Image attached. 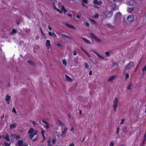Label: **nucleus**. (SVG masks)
I'll return each mask as SVG.
<instances>
[{"label": "nucleus", "mask_w": 146, "mask_h": 146, "mask_svg": "<svg viewBox=\"0 0 146 146\" xmlns=\"http://www.w3.org/2000/svg\"><path fill=\"white\" fill-rule=\"evenodd\" d=\"M89 35L90 36L91 38L92 39H94L95 41L98 42H101L100 40L97 37L95 36L94 33H89Z\"/></svg>", "instance_id": "f257e3e1"}, {"label": "nucleus", "mask_w": 146, "mask_h": 146, "mask_svg": "<svg viewBox=\"0 0 146 146\" xmlns=\"http://www.w3.org/2000/svg\"><path fill=\"white\" fill-rule=\"evenodd\" d=\"M118 101L117 98L116 97L115 99L113 101V105L112 107L114 109V111H116V109L117 107V104L118 103Z\"/></svg>", "instance_id": "f03ea898"}, {"label": "nucleus", "mask_w": 146, "mask_h": 146, "mask_svg": "<svg viewBox=\"0 0 146 146\" xmlns=\"http://www.w3.org/2000/svg\"><path fill=\"white\" fill-rule=\"evenodd\" d=\"M134 62H129L126 65L125 67V70L130 69L134 65Z\"/></svg>", "instance_id": "7ed1b4c3"}, {"label": "nucleus", "mask_w": 146, "mask_h": 146, "mask_svg": "<svg viewBox=\"0 0 146 146\" xmlns=\"http://www.w3.org/2000/svg\"><path fill=\"white\" fill-rule=\"evenodd\" d=\"M63 23L64 24L66 25L68 27L70 28L76 30V28H75V27L72 25H70L65 22H64Z\"/></svg>", "instance_id": "20e7f679"}, {"label": "nucleus", "mask_w": 146, "mask_h": 146, "mask_svg": "<svg viewBox=\"0 0 146 146\" xmlns=\"http://www.w3.org/2000/svg\"><path fill=\"white\" fill-rule=\"evenodd\" d=\"M91 51L93 52L96 54L97 56L100 58L103 59L104 58V57L101 56L99 54H98L97 52H96L95 50L94 49H91Z\"/></svg>", "instance_id": "39448f33"}, {"label": "nucleus", "mask_w": 146, "mask_h": 146, "mask_svg": "<svg viewBox=\"0 0 146 146\" xmlns=\"http://www.w3.org/2000/svg\"><path fill=\"white\" fill-rule=\"evenodd\" d=\"M93 3L95 5H98L100 6L102 5V2L101 0L98 1V0H94L93 1Z\"/></svg>", "instance_id": "423d86ee"}, {"label": "nucleus", "mask_w": 146, "mask_h": 146, "mask_svg": "<svg viewBox=\"0 0 146 146\" xmlns=\"http://www.w3.org/2000/svg\"><path fill=\"white\" fill-rule=\"evenodd\" d=\"M127 19L129 21L131 22L134 20V17L133 15H129L127 17Z\"/></svg>", "instance_id": "0eeeda50"}, {"label": "nucleus", "mask_w": 146, "mask_h": 146, "mask_svg": "<svg viewBox=\"0 0 146 146\" xmlns=\"http://www.w3.org/2000/svg\"><path fill=\"white\" fill-rule=\"evenodd\" d=\"M42 121L46 125H44V126L45 127L46 129H48L49 127V123L47 122L43 119L42 120Z\"/></svg>", "instance_id": "6e6552de"}, {"label": "nucleus", "mask_w": 146, "mask_h": 146, "mask_svg": "<svg viewBox=\"0 0 146 146\" xmlns=\"http://www.w3.org/2000/svg\"><path fill=\"white\" fill-rule=\"evenodd\" d=\"M64 130L62 132V135L65 136L66 135V133L67 132V128L66 126H64Z\"/></svg>", "instance_id": "1a4fd4ad"}, {"label": "nucleus", "mask_w": 146, "mask_h": 146, "mask_svg": "<svg viewBox=\"0 0 146 146\" xmlns=\"http://www.w3.org/2000/svg\"><path fill=\"white\" fill-rule=\"evenodd\" d=\"M143 59V57H142L141 59L139 60V62L138 64L137 65V66L136 67V68L134 71V72H135L138 69L139 65L141 64L142 62V60Z\"/></svg>", "instance_id": "9d476101"}, {"label": "nucleus", "mask_w": 146, "mask_h": 146, "mask_svg": "<svg viewBox=\"0 0 146 146\" xmlns=\"http://www.w3.org/2000/svg\"><path fill=\"white\" fill-rule=\"evenodd\" d=\"M46 45L48 49L49 48L50 46V42L49 40H47L46 41Z\"/></svg>", "instance_id": "9b49d317"}, {"label": "nucleus", "mask_w": 146, "mask_h": 146, "mask_svg": "<svg viewBox=\"0 0 146 146\" xmlns=\"http://www.w3.org/2000/svg\"><path fill=\"white\" fill-rule=\"evenodd\" d=\"M81 38L86 43L89 44H91L90 42L86 38L81 37Z\"/></svg>", "instance_id": "f8f14e48"}, {"label": "nucleus", "mask_w": 146, "mask_h": 146, "mask_svg": "<svg viewBox=\"0 0 146 146\" xmlns=\"http://www.w3.org/2000/svg\"><path fill=\"white\" fill-rule=\"evenodd\" d=\"M81 38L86 43L89 44H91L90 42L86 38L81 37Z\"/></svg>", "instance_id": "ddd939ff"}, {"label": "nucleus", "mask_w": 146, "mask_h": 146, "mask_svg": "<svg viewBox=\"0 0 146 146\" xmlns=\"http://www.w3.org/2000/svg\"><path fill=\"white\" fill-rule=\"evenodd\" d=\"M81 38L86 43L89 44H91L90 42L86 38L81 37Z\"/></svg>", "instance_id": "4468645a"}, {"label": "nucleus", "mask_w": 146, "mask_h": 146, "mask_svg": "<svg viewBox=\"0 0 146 146\" xmlns=\"http://www.w3.org/2000/svg\"><path fill=\"white\" fill-rule=\"evenodd\" d=\"M81 38L86 43L89 44H91L90 42L86 38L81 37Z\"/></svg>", "instance_id": "2eb2a0df"}, {"label": "nucleus", "mask_w": 146, "mask_h": 146, "mask_svg": "<svg viewBox=\"0 0 146 146\" xmlns=\"http://www.w3.org/2000/svg\"><path fill=\"white\" fill-rule=\"evenodd\" d=\"M16 127L17 124L15 123L11 124L10 125V129H12Z\"/></svg>", "instance_id": "dca6fc26"}, {"label": "nucleus", "mask_w": 146, "mask_h": 146, "mask_svg": "<svg viewBox=\"0 0 146 146\" xmlns=\"http://www.w3.org/2000/svg\"><path fill=\"white\" fill-rule=\"evenodd\" d=\"M116 77L115 76H113L110 77L108 79V81L110 82L113 80Z\"/></svg>", "instance_id": "f3484780"}, {"label": "nucleus", "mask_w": 146, "mask_h": 146, "mask_svg": "<svg viewBox=\"0 0 146 146\" xmlns=\"http://www.w3.org/2000/svg\"><path fill=\"white\" fill-rule=\"evenodd\" d=\"M113 13L112 12H110L107 15V16L108 18L111 17L113 15Z\"/></svg>", "instance_id": "a211bd4d"}, {"label": "nucleus", "mask_w": 146, "mask_h": 146, "mask_svg": "<svg viewBox=\"0 0 146 146\" xmlns=\"http://www.w3.org/2000/svg\"><path fill=\"white\" fill-rule=\"evenodd\" d=\"M65 77L67 80L70 82H71L72 81V79L68 76L66 75Z\"/></svg>", "instance_id": "6ab92c4d"}, {"label": "nucleus", "mask_w": 146, "mask_h": 146, "mask_svg": "<svg viewBox=\"0 0 146 146\" xmlns=\"http://www.w3.org/2000/svg\"><path fill=\"white\" fill-rule=\"evenodd\" d=\"M23 142V140H19L18 143V145L19 146H22Z\"/></svg>", "instance_id": "aec40b11"}, {"label": "nucleus", "mask_w": 146, "mask_h": 146, "mask_svg": "<svg viewBox=\"0 0 146 146\" xmlns=\"http://www.w3.org/2000/svg\"><path fill=\"white\" fill-rule=\"evenodd\" d=\"M3 138L7 141H10V139L9 138V136L7 134L6 135V137H5L4 136L3 137Z\"/></svg>", "instance_id": "412c9836"}, {"label": "nucleus", "mask_w": 146, "mask_h": 146, "mask_svg": "<svg viewBox=\"0 0 146 146\" xmlns=\"http://www.w3.org/2000/svg\"><path fill=\"white\" fill-rule=\"evenodd\" d=\"M61 35L64 38H66L68 39H70V38L69 36L67 35L64 34H62Z\"/></svg>", "instance_id": "4be33fe9"}, {"label": "nucleus", "mask_w": 146, "mask_h": 146, "mask_svg": "<svg viewBox=\"0 0 146 146\" xmlns=\"http://www.w3.org/2000/svg\"><path fill=\"white\" fill-rule=\"evenodd\" d=\"M44 132H45V131L44 130H42L41 132V133L42 134L43 138H44V139L43 140V141H44L46 139V138L44 135Z\"/></svg>", "instance_id": "5701e85b"}, {"label": "nucleus", "mask_w": 146, "mask_h": 146, "mask_svg": "<svg viewBox=\"0 0 146 146\" xmlns=\"http://www.w3.org/2000/svg\"><path fill=\"white\" fill-rule=\"evenodd\" d=\"M17 30H16L15 29H13L12 30L11 33L15 34L17 33Z\"/></svg>", "instance_id": "b1692460"}, {"label": "nucleus", "mask_w": 146, "mask_h": 146, "mask_svg": "<svg viewBox=\"0 0 146 146\" xmlns=\"http://www.w3.org/2000/svg\"><path fill=\"white\" fill-rule=\"evenodd\" d=\"M113 64L112 65V67H113L115 65L116 66L118 67V64L117 62H113Z\"/></svg>", "instance_id": "393cba45"}, {"label": "nucleus", "mask_w": 146, "mask_h": 146, "mask_svg": "<svg viewBox=\"0 0 146 146\" xmlns=\"http://www.w3.org/2000/svg\"><path fill=\"white\" fill-rule=\"evenodd\" d=\"M118 15H119V17H121L122 16V14L120 12L117 13L115 16V19L117 18V17Z\"/></svg>", "instance_id": "a878e982"}, {"label": "nucleus", "mask_w": 146, "mask_h": 146, "mask_svg": "<svg viewBox=\"0 0 146 146\" xmlns=\"http://www.w3.org/2000/svg\"><path fill=\"white\" fill-rule=\"evenodd\" d=\"M90 20L91 21V22H92V23H93V24H94L95 25H96V24L97 22L95 20H94L91 19H90Z\"/></svg>", "instance_id": "bb28decb"}, {"label": "nucleus", "mask_w": 146, "mask_h": 146, "mask_svg": "<svg viewBox=\"0 0 146 146\" xmlns=\"http://www.w3.org/2000/svg\"><path fill=\"white\" fill-rule=\"evenodd\" d=\"M58 123L60 125H62V126L61 127H64V126H65L64 124L62 123V122L60 120H59L58 121Z\"/></svg>", "instance_id": "cd10ccee"}, {"label": "nucleus", "mask_w": 146, "mask_h": 146, "mask_svg": "<svg viewBox=\"0 0 146 146\" xmlns=\"http://www.w3.org/2000/svg\"><path fill=\"white\" fill-rule=\"evenodd\" d=\"M34 129L33 128H31L28 131V133L29 134L33 133H32L34 131Z\"/></svg>", "instance_id": "c85d7f7f"}, {"label": "nucleus", "mask_w": 146, "mask_h": 146, "mask_svg": "<svg viewBox=\"0 0 146 146\" xmlns=\"http://www.w3.org/2000/svg\"><path fill=\"white\" fill-rule=\"evenodd\" d=\"M27 62L30 64L31 65H34L33 62L31 60H29L27 61Z\"/></svg>", "instance_id": "c756f323"}, {"label": "nucleus", "mask_w": 146, "mask_h": 146, "mask_svg": "<svg viewBox=\"0 0 146 146\" xmlns=\"http://www.w3.org/2000/svg\"><path fill=\"white\" fill-rule=\"evenodd\" d=\"M62 62L64 65L65 66H66L67 65V61L65 60H62Z\"/></svg>", "instance_id": "7c9ffc66"}, {"label": "nucleus", "mask_w": 146, "mask_h": 146, "mask_svg": "<svg viewBox=\"0 0 146 146\" xmlns=\"http://www.w3.org/2000/svg\"><path fill=\"white\" fill-rule=\"evenodd\" d=\"M16 136V135H15V134H12L10 136V137L11 139H13L15 138Z\"/></svg>", "instance_id": "2f4dec72"}, {"label": "nucleus", "mask_w": 146, "mask_h": 146, "mask_svg": "<svg viewBox=\"0 0 146 146\" xmlns=\"http://www.w3.org/2000/svg\"><path fill=\"white\" fill-rule=\"evenodd\" d=\"M125 81H127V78H128L129 77V74L127 73L125 74Z\"/></svg>", "instance_id": "473e14b6"}, {"label": "nucleus", "mask_w": 146, "mask_h": 146, "mask_svg": "<svg viewBox=\"0 0 146 146\" xmlns=\"http://www.w3.org/2000/svg\"><path fill=\"white\" fill-rule=\"evenodd\" d=\"M11 99L10 96H8L7 95L5 98V101L9 100Z\"/></svg>", "instance_id": "72a5a7b5"}, {"label": "nucleus", "mask_w": 146, "mask_h": 146, "mask_svg": "<svg viewBox=\"0 0 146 146\" xmlns=\"http://www.w3.org/2000/svg\"><path fill=\"white\" fill-rule=\"evenodd\" d=\"M52 37L53 38H56L57 37V36L55 34V33L54 32H53L52 33Z\"/></svg>", "instance_id": "f704fd0d"}, {"label": "nucleus", "mask_w": 146, "mask_h": 146, "mask_svg": "<svg viewBox=\"0 0 146 146\" xmlns=\"http://www.w3.org/2000/svg\"><path fill=\"white\" fill-rule=\"evenodd\" d=\"M47 142L48 143V146H52V145L51 144V141L50 139L47 141Z\"/></svg>", "instance_id": "c9c22d12"}, {"label": "nucleus", "mask_w": 146, "mask_h": 146, "mask_svg": "<svg viewBox=\"0 0 146 146\" xmlns=\"http://www.w3.org/2000/svg\"><path fill=\"white\" fill-rule=\"evenodd\" d=\"M94 18L96 19H97L99 17V15L98 14L96 13V14L95 15H94Z\"/></svg>", "instance_id": "e433bc0d"}, {"label": "nucleus", "mask_w": 146, "mask_h": 146, "mask_svg": "<svg viewBox=\"0 0 146 146\" xmlns=\"http://www.w3.org/2000/svg\"><path fill=\"white\" fill-rule=\"evenodd\" d=\"M132 86V84H129L127 87V88L128 90H130L131 89V87Z\"/></svg>", "instance_id": "4c0bfd02"}, {"label": "nucleus", "mask_w": 146, "mask_h": 146, "mask_svg": "<svg viewBox=\"0 0 146 146\" xmlns=\"http://www.w3.org/2000/svg\"><path fill=\"white\" fill-rule=\"evenodd\" d=\"M85 54L87 55V56L89 57H91V56L86 51L85 52Z\"/></svg>", "instance_id": "58836bf2"}, {"label": "nucleus", "mask_w": 146, "mask_h": 146, "mask_svg": "<svg viewBox=\"0 0 146 146\" xmlns=\"http://www.w3.org/2000/svg\"><path fill=\"white\" fill-rule=\"evenodd\" d=\"M34 136V134H33V133H31V134L29 135V137L32 139Z\"/></svg>", "instance_id": "ea45409f"}, {"label": "nucleus", "mask_w": 146, "mask_h": 146, "mask_svg": "<svg viewBox=\"0 0 146 146\" xmlns=\"http://www.w3.org/2000/svg\"><path fill=\"white\" fill-rule=\"evenodd\" d=\"M41 34H42V35L43 36L44 38H45V39H46V37H45V34L43 32V31H41Z\"/></svg>", "instance_id": "a19ab883"}, {"label": "nucleus", "mask_w": 146, "mask_h": 146, "mask_svg": "<svg viewBox=\"0 0 146 146\" xmlns=\"http://www.w3.org/2000/svg\"><path fill=\"white\" fill-rule=\"evenodd\" d=\"M11 143L8 144L7 142H6L4 143V145L6 146H10Z\"/></svg>", "instance_id": "79ce46f5"}, {"label": "nucleus", "mask_w": 146, "mask_h": 146, "mask_svg": "<svg viewBox=\"0 0 146 146\" xmlns=\"http://www.w3.org/2000/svg\"><path fill=\"white\" fill-rule=\"evenodd\" d=\"M84 65L85 66V67H86V68H88L89 67L88 64L87 63H85Z\"/></svg>", "instance_id": "37998d69"}, {"label": "nucleus", "mask_w": 146, "mask_h": 146, "mask_svg": "<svg viewBox=\"0 0 146 146\" xmlns=\"http://www.w3.org/2000/svg\"><path fill=\"white\" fill-rule=\"evenodd\" d=\"M119 127H118L117 128V131H116V133L117 134H118L119 133Z\"/></svg>", "instance_id": "c03bdc74"}, {"label": "nucleus", "mask_w": 146, "mask_h": 146, "mask_svg": "<svg viewBox=\"0 0 146 146\" xmlns=\"http://www.w3.org/2000/svg\"><path fill=\"white\" fill-rule=\"evenodd\" d=\"M105 54L108 56H109L110 55L108 51H106L105 52Z\"/></svg>", "instance_id": "a18cd8bd"}, {"label": "nucleus", "mask_w": 146, "mask_h": 146, "mask_svg": "<svg viewBox=\"0 0 146 146\" xmlns=\"http://www.w3.org/2000/svg\"><path fill=\"white\" fill-rule=\"evenodd\" d=\"M73 55L74 56H75L77 55V52L75 50H73Z\"/></svg>", "instance_id": "49530a36"}, {"label": "nucleus", "mask_w": 146, "mask_h": 146, "mask_svg": "<svg viewBox=\"0 0 146 146\" xmlns=\"http://www.w3.org/2000/svg\"><path fill=\"white\" fill-rule=\"evenodd\" d=\"M125 120V119H122L121 120V122L120 123L121 124H123L124 121Z\"/></svg>", "instance_id": "de8ad7c7"}, {"label": "nucleus", "mask_w": 146, "mask_h": 146, "mask_svg": "<svg viewBox=\"0 0 146 146\" xmlns=\"http://www.w3.org/2000/svg\"><path fill=\"white\" fill-rule=\"evenodd\" d=\"M81 4L82 5V6L83 7H84L85 8H88V7L86 5H84L83 3H82Z\"/></svg>", "instance_id": "09e8293b"}, {"label": "nucleus", "mask_w": 146, "mask_h": 146, "mask_svg": "<svg viewBox=\"0 0 146 146\" xmlns=\"http://www.w3.org/2000/svg\"><path fill=\"white\" fill-rule=\"evenodd\" d=\"M82 1L85 4H87L88 3V0H83Z\"/></svg>", "instance_id": "8fccbe9b"}, {"label": "nucleus", "mask_w": 146, "mask_h": 146, "mask_svg": "<svg viewBox=\"0 0 146 146\" xmlns=\"http://www.w3.org/2000/svg\"><path fill=\"white\" fill-rule=\"evenodd\" d=\"M85 25L88 27L90 25L89 23L87 22H86L85 23Z\"/></svg>", "instance_id": "3c124183"}, {"label": "nucleus", "mask_w": 146, "mask_h": 146, "mask_svg": "<svg viewBox=\"0 0 146 146\" xmlns=\"http://www.w3.org/2000/svg\"><path fill=\"white\" fill-rule=\"evenodd\" d=\"M33 132V134H34V135H36L37 134V130H35Z\"/></svg>", "instance_id": "603ef678"}, {"label": "nucleus", "mask_w": 146, "mask_h": 146, "mask_svg": "<svg viewBox=\"0 0 146 146\" xmlns=\"http://www.w3.org/2000/svg\"><path fill=\"white\" fill-rule=\"evenodd\" d=\"M134 10V9L133 8H130L128 9V11L130 12Z\"/></svg>", "instance_id": "864d4df0"}, {"label": "nucleus", "mask_w": 146, "mask_h": 146, "mask_svg": "<svg viewBox=\"0 0 146 146\" xmlns=\"http://www.w3.org/2000/svg\"><path fill=\"white\" fill-rule=\"evenodd\" d=\"M80 48L81 49V50L85 53L86 51V50L84 49L82 46L80 47Z\"/></svg>", "instance_id": "5fc2aeb1"}, {"label": "nucleus", "mask_w": 146, "mask_h": 146, "mask_svg": "<svg viewBox=\"0 0 146 146\" xmlns=\"http://www.w3.org/2000/svg\"><path fill=\"white\" fill-rule=\"evenodd\" d=\"M145 71L146 72V67H144L142 69V71L143 72Z\"/></svg>", "instance_id": "6e6d98bb"}, {"label": "nucleus", "mask_w": 146, "mask_h": 146, "mask_svg": "<svg viewBox=\"0 0 146 146\" xmlns=\"http://www.w3.org/2000/svg\"><path fill=\"white\" fill-rule=\"evenodd\" d=\"M12 112L15 113H16V111L14 108H13V109Z\"/></svg>", "instance_id": "4d7b16f0"}, {"label": "nucleus", "mask_w": 146, "mask_h": 146, "mask_svg": "<svg viewBox=\"0 0 146 146\" xmlns=\"http://www.w3.org/2000/svg\"><path fill=\"white\" fill-rule=\"evenodd\" d=\"M32 123L33 124V125H36V124H37V125H38V124L37 123H36L34 121H32Z\"/></svg>", "instance_id": "13d9d810"}, {"label": "nucleus", "mask_w": 146, "mask_h": 146, "mask_svg": "<svg viewBox=\"0 0 146 146\" xmlns=\"http://www.w3.org/2000/svg\"><path fill=\"white\" fill-rule=\"evenodd\" d=\"M55 141H56V139H52V143L53 144H54Z\"/></svg>", "instance_id": "bf43d9fd"}, {"label": "nucleus", "mask_w": 146, "mask_h": 146, "mask_svg": "<svg viewBox=\"0 0 146 146\" xmlns=\"http://www.w3.org/2000/svg\"><path fill=\"white\" fill-rule=\"evenodd\" d=\"M54 9L56 10L57 11L60 12V9L57 8L56 7V8H54Z\"/></svg>", "instance_id": "052dcab7"}, {"label": "nucleus", "mask_w": 146, "mask_h": 146, "mask_svg": "<svg viewBox=\"0 0 146 146\" xmlns=\"http://www.w3.org/2000/svg\"><path fill=\"white\" fill-rule=\"evenodd\" d=\"M16 139H19L20 138V136L19 135H18L17 136H16L15 137V138Z\"/></svg>", "instance_id": "680f3d73"}, {"label": "nucleus", "mask_w": 146, "mask_h": 146, "mask_svg": "<svg viewBox=\"0 0 146 146\" xmlns=\"http://www.w3.org/2000/svg\"><path fill=\"white\" fill-rule=\"evenodd\" d=\"M48 35L50 36H52V33L50 31H49L48 32Z\"/></svg>", "instance_id": "e2e57ef3"}, {"label": "nucleus", "mask_w": 146, "mask_h": 146, "mask_svg": "<svg viewBox=\"0 0 146 146\" xmlns=\"http://www.w3.org/2000/svg\"><path fill=\"white\" fill-rule=\"evenodd\" d=\"M108 27L110 28H113L114 27L113 26H112L110 24L108 25Z\"/></svg>", "instance_id": "0e129e2a"}, {"label": "nucleus", "mask_w": 146, "mask_h": 146, "mask_svg": "<svg viewBox=\"0 0 146 146\" xmlns=\"http://www.w3.org/2000/svg\"><path fill=\"white\" fill-rule=\"evenodd\" d=\"M56 45H57V46H58L61 47L62 46L61 44H60L59 43H57Z\"/></svg>", "instance_id": "69168bd1"}, {"label": "nucleus", "mask_w": 146, "mask_h": 146, "mask_svg": "<svg viewBox=\"0 0 146 146\" xmlns=\"http://www.w3.org/2000/svg\"><path fill=\"white\" fill-rule=\"evenodd\" d=\"M22 146H28L27 144V143H24L23 144V145Z\"/></svg>", "instance_id": "338daca9"}, {"label": "nucleus", "mask_w": 146, "mask_h": 146, "mask_svg": "<svg viewBox=\"0 0 146 146\" xmlns=\"http://www.w3.org/2000/svg\"><path fill=\"white\" fill-rule=\"evenodd\" d=\"M65 9V8L63 6H62V7L61 8V10L64 11Z\"/></svg>", "instance_id": "774afa93"}]
</instances>
